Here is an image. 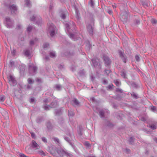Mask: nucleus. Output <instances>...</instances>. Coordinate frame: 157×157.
<instances>
[{"label": "nucleus", "instance_id": "obj_1", "mask_svg": "<svg viewBox=\"0 0 157 157\" xmlns=\"http://www.w3.org/2000/svg\"><path fill=\"white\" fill-rule=\"evenodd\" d=\"M0 109H1L0 110V113L2 114V116H3V117L6 118H8V116L7 112L4 109H2L0 107Z\"/></svg>", "mask_w": 157, "mask_h": 157}, {"label": "nucleus", "instance_id": "obj_2", "mask_svg": "<svg viewBox=\"0 0 157 157\" xmlns=\"http://www.w3.org/2000/svg\"><path fill=\"white\" fill-rule=\"evenodd\" d=\"M104 59L105 64L107 65H109L111 61L109 58L107 56H104Z\"/></svg>", "mask_w": 157, "mask_h": 157}, {"label": "nucleus", "instance_id": "obj_3", "mask_svg": "<svg viewBox=\"0 0 157 157\" xmlns=\"http://www.w3.org/2000/svg\"><path fill=\"white\" fill-rule=\"evenodd\" d=\"M10 9L11 10V13H13L15 12L17 10V7L13 5L11 6L10 7Z\"/></svg>", "mask_w": 157, "mask_h": 157}, {"label": "nucleus", "instance_id": "obj_4", "mask_svg": "<svg viewBox=\"0 0 157 157\" xmlns=\"http://www.w3.org/2000/svg\"><path fill=\"white\" fill-rule=\"evenodd\" d=\"M119 54L120 57L122 58L123 62L125 63L126 62V59L124 56L123 53L121 51L119 52Z\"/></svg>", "mask_w": 157, "mask_h": 157}, {"label": "nucleus", "instance_id": "obj_5", "mask_svg": "<svg viewBox=\"0 0 157 157\" xmlns=\"http://www.w3.org/2000/svg\"><path fill=\"white\" fill-rule=\"evenodd\" d=\"M32 146L33 147L36 148L37 149H38L39 148V146L35 141H33L32 142Z\"/></svg>", "mask_w": 157, "mask_h": 157}, {"label": "nucleus", "instance_id": "obj_6", "mask_svg": "<svg viewBox=\"0 0 157 157\" xmlns=\"http://www.w3.org/2000/svg\"><path fill=\"white\" fill-rule=\"evenodd\" d=\"M6 98L4 95L0 96V103L3 102L5 100Z\"/></svg>", "mask_w": 157, "mask_h": 157}, {"label": "nucleus", "instance_id": "obj_7", "mask_svg": "<svg viewBox=\"0 0 157 157\" xmlns=\"http://www.w3.org/2000/svg\"><path fill=\"white\" fill-rule=\"evenodd\" d=\"M25 55L27 56L28 57H29V56H31V54L29 52V50H26L25 51Z\"/></svg>", "mask_w": 157, "mask_h": 157}, {"label": "nucleus", "instance_id": "obj_8", "mask_svg": "<svg viewBox=\"0 0 157 157\" xmlns=\"http://www.w3.org/2000/svg\"><path fill=\"white\" fill-rule=\"evenodd\" d=\"M72 102L74 103L75 105H78L79 104V102L76 99H74L72 101Z\"/></svg>", "mask_w": 157, "mask_h": 157}, {"label": "nucleus", "instance_id": "obj_9", "mask_svg": "<svg viewBox=\"0 0 157 157\" xmlns=\"http://www.w3.org/2000/svg\"><path fill=\"white\" fill-rule=\"evenodd\" d=\"M8 79L10 81H12V82H13L14 80V78L11 75L8 77Z\"/></svg>", "mask_w": 157, "mask_h": 157}, {"label": "nucleus", "instance_id": "obj_10", "mask_svg": "<svg viewBox=\"0 0 157 157\" xmlns=\"http://www.w3.org/2000/svg\"><path fill=\"white\" fill-rule=\"evenodd\" d=\"M51 57L52 58L55 57L56 56V54L55 52H52L50 54Z\"/></svg>", "mask_w": 157, "mask_h": 157}, {"label": "nucleus", "instance_id": "obj_11", "mask_svg": "<svg viewBox=\"0 0 157 157\" xmlns=\"http://www.w3.org/2000/svg\"><path fill=\"white\" fill-rule=\"evenodd\" d=\"M114 82L117 86H120V82L117 80L114 81Z\"/></svg>", "mask_w": 157, "mask_h": 157}, {"label": "nucleus", "instance_id": "obj_12", "mask_svg": "<svg viewBox=\"0 0 157 157\" xmlns=\"http://www.w3.org/2000/svg\"><path fill=\"white\" fill-rule=\"evenodd\" d=\"M74 115L73 112L72 111H68V116L70 117H71Z\"/></svg>", "mask_w": 157, "mask_h": 157}, {"label": "nucleus", "instance_id": "obj_13", "mask_svg": "<svg viewBox=\"0 0 157 157\" xmlns=\"http://www.w3.org/2000/svg\"><path fill=\"white\" fill-rule=\"evenodd\" d=\"M151 21L152 24H155L157 22V20L155 19H152L151 20Z\"/></svg>", "mask_w": 157, "mask_h": 157}, {"label": "nucleus", "instance_id": "obj_14", "mask_svg": "<svg viewBox=\"0 0 157 157\" xmlns=\"http://www.w3.org/2000/svg\"><path fill=\"white\" fill-rule=\"evenodd\" d=\"M140 56L138 55H136L135 56V59L137 61H139L140 60Z\"/></svg>", "mask_w": 157, "mask_h": 157}, {"label": "nucleus", "instance_id": "obj_15", "mask_svg": "<svg viewBox=\"0 0 157 157\" xmlns=\"http://www.w3.org/2000/svg\"><path fill=\"white\" fill-rule=\"evenodd\" d=\"M51 108V107L50 106L48 105H45L44 106V109L45 110H49Z\"/></svg>", "mask_w": 157, "mask_h": 157}, {"label": "nucleus", "instance_id": "obj_16", "mask_svg": "<svg viewBox=\"0 0 157 157\" xmlns=\"http://www.w3.org/2000/svg\"><path fill=\"white\" fill-rule=\"evenodd\" d=\"M49 46V44L48 43H45L44 44L43 47L44 48H45L48 47Z\"/></svg>", "mask_w": 157, "mask_h": 157}, {"label": "nucleus", "instance_id": "obj_17", "mask_svg": "<svg viewBox=\"0 0 157 157\" xmlns=\"http://www.w3.org/2000/svg\"><path fill=\"white\" fill-rule=\"evenodd\" d=\"M104 113L102 111H101L100 112V115L101 117H104Z\"/></svg>", "mask_w": 157, "mask_h": 157}, {"label": "nucleus", "instance_id": "obj_18", "mask_svg": "<svg viewBox=\"0 0 157 157\" xmlns=\"http://www.w3.org/2000/svg\"><path fill=\"white\" fill-rule=\"evenodd\" d=\"M51 36L52 37L55 34V31L54 30L51 31L50 33Z\"/></svg>", "mask_w": 157, "mask_h": 157}, {"label": "nucleus", "instance_id": "obj_19", "mask_svg": "<svg viewBox=\"0 0 157 157\" xmlns=\"http://www.w3.org/2000/svg\"><path fill=\"white\" fill-rule=\"evenodd\" d=\"M150 128L152 129H154L156 128V126L154 125H152L150 126Z\"/></svg>", "mask_w": 157, "mask_h": 157}, {"label": "nucleus", "instance_id": "obj_20", "mask_svg": "<svg viewBox=\"0 0 157 157\" xmlns=\"http://www.w3.org/2000/svg\"><path fill=\"white\" fill-rule=\"evenodd\" d=\"M42 141L44 143H46L47 142V140L45 137H42Z\"/></svg>", "mask_w": 157, "mask_h": 157}, {"label": "nucleus", "instance_id": "obj_21", "mask_svg": "<svg viewBox=\"0 0 157 157\" xmlns=\"http://www.w3.org/2000/svg\"><path fill=\"white\" fill-rule=\"evenodd\" d=\"M31 134L32 138H35V133L33 132H31Z\"/></svg>", "mask_w": 157, "mask_h": 157}, {"label": "nucleus", "instance_id": "obj_22", "mask_svg": "<svg viewBox=\"0 0 157 157\" xmlns=\"http://www.w3.org/2000/svg\"><path fill=\"white\" fill-rule=\"evenodd\" d=\"M61 17L63 19H64L66 17L65 15V14H62L61 16Z\"/></svg>", "mask_w": 157, "mask_h": 157}, {"label": "nucleus", "instance_id": "obj_23", "mask_svg": "<svg viewBox=\"0 0 157 157\" xmlns=\"http://www.w3.org/2000/svg\"><path fill=\"white\" fill-rule=\"evenodd\" d=\"M121 75L124 78H125V74L124 72H121Z\"/></svg>", "mask_w": 157, "mask_h": 157}, {"label": "nucleus", "instance_id": "obj_24", "mask_svg": "<svg viewBox=\"0 0 157 157\" xmlns=\"http://www.w3.org/2000/svg\"><path fill=\"white\" fill-rule=\"evenodd\" d=\"M28 83L29 84H31L32 83V80L31 78H29L28 80Z\"/></svg>", "mask_w": 157, "mask_h": 157}, {"label": "nucleus", "instance_id": "obj_25", "mask_svg": "<svg viewBox=\"0 0 157 157\" xmlns=\"http://www.w3.org/2000/svg\"><path fill=\"white\" fill-rule=\"evenodd\" d=\"M85 145H86L88 147L90 146V144L88 142H85Z\"/></svg>", "mask_w": 157, "mask_h": 157}, {"label": "nucleus", "instance_id": "obj_26", "mask_svg": "<svg viewBox=\"0 0 157 157\" xmlns=\"http://www.w3.org/2000/svg\"><path fill=\"white\" fill-rule=\"evenodd\" d=\"M113 87V84H111L109 85L108 86V88L109 89H111L112 88V87Z\"/></svg>", "mask_w": 157, "mask_h": 157}, {"label": "nucleus", "instance_id": "obj_27", "mask_svg": "<svg viewBox=\"0 0 157 157\" xmlns=\"http://www.w3.org/2000/svg\"><path fill=\"white\" fill-rule=\"evenodd\" d=\"M20 157H27L25 155L23 154H20Z\"/></svg>", "mask_w": 157, "mask_h": 157}, {"label": "nucleus", "instance_id": "obj_28", "mask_svg": "<svg viewBox=\"0 0 157 157\" xmlns=\"http://www.w3.org/2000/svg\"><path fill=\"white\" fill-rule=\"evenodd\" d=\"M30 101L32 102H34L35 101V98L34 97L31 98L30 99Z\"/></svg>", "mask_w": 157, "mask_h": 157}, {"label": "nucleus", "instance_id": "obj_29", "mask_svg": "<svg viewBox=\"0 0 157 157\" xmlns=\"http://www.w3.org/2000/svg\"><path fill=\"white\" fill-rule=\"evenodd\" d=\"M116 91L117 92H120L121 93H122V90L121 89H119V88H117V89Z\"/></svg>", "mask_w": 157, "mask_h": 157}, {"label": "nucleus", "instance_id": "obj_30", "mask_svg": "<svg viewBox=\"0 0 157 157\" xmlns=\"http://www.w3.org/2000/svg\"><path fill=\"white\" fill-rule=\"evenodd\" d=\"M32 28L30 26H29L27 28L28 31L29 32L31 30Z\"/></svg>", "mask_w": 157, "mask_h": 157}, {"label": "nucleus", "instance_id": "obj_31", "mask_svg": "<svg viewBox=\"0 0 157 157\" xmlns=\"http://www.w3.org/2000/svg\"><path fill=\"white\" fill-rule=\"evenodd\" d=\"M26 3L27 4V6H28L29 5V4L30 3V1L29 0H27L26 1Z\"/></svg>", "mask_w": 157, "mask_h": 157}, {"label": "nucleus", "instance_id": "obj_32", "mask_svg": "<svg viewBox=\"0 0 157 157\" xmlns=\"http://www.w3.org/2000/svg\"><path fill=\"white\" fill-rule=\"evenodd\" d=\"M66 155H67V156L69 157H71V156L72 155V154H71L70 153H67L66 154Z\"/></svg>", "mask_w": 157, "mask_h": 157}, {"label": "nucleus", "instance_id": "obj_33", "mask_svg": "<svg viewBox=\"0 0 157 157\" xmlns=\"http://www.w3.org/2000/svg\"><path fill=\"white\" fill-rule=\"evenodd\" d=\"M105 73H106L108 75L110 72V71L109 70H105Z\"/></svg>", "mask_w": 157, "mask_h": 157}, {"label": "nucleus", "instance_id": "obj_34", "mask_svg": "<svg viewBox=\"0 0 157 157\" xmlns=\"http://www.w3.org/2000/svg\"><path fill=\"white\" fill-rule=\"evenodd\" d=\"M51 28H52L53 29H54L55 28V26L54 25H52L49 28L50 29H51Z\"/></svg>", "mask_w": 157, "mask_h": 157}, {"label": "nucleus", "instance_id": "obj_35", "mask_svg": "<svg viewBox=\"0 0 157 157\" xmlns=\"http://www.w3.org/2000/svg\"><path fill=\"white\" fill-rule=\"evenodd\" d=\"M40 153H41V155H45L44 153L43 152L42 150H40Z\"/></svg>", "mask_w": 157, "mask_h": 157}, {"label": "nucleus", "instance_id": "obj_36", "mask_svg": "<svg viewBox=\"0 0 157 157\" xmlns=\"http://www.w3.org/2000/svg\"><path fill=\"white\" fill-rule=\"evenodd\" d=\"M33 70L34 71H35L36 70V67H33Z\"/></svg>", "mask_w": 157, "mask_h": 157}, {"label": "nucleus", "instance_id": "obj_37", "mask_svg": "<svg viewBox=\"0 0 157 157\" xmlns=\"http://www.w3.org/2000/svg\"><path fill=\"white\" fill-rule=\"evenodd\" d=\"M132 95H133V96L135 97V98H137V96L136 94H135L134 93H132Z\"/></svg>", "mask_w": 157, "mask_h": 157}, {"label": "nucleus", "instance_id": "obj_38", "mask_svg": "<svg viewBox=\"0 0 157 157\" xmlns=\"http://www.w3.org/2000/svg\"><path fill=\"white\" fill-rule=\"evenodd\" d=\"M30 44L31 45H32V44H33L34 43V42H33V40H31L30 41Z\"/></svg>", "mask_w": 157, "mask_h": 157}, {"label": "nucleus", "instance_id": "obj_39", "mask_svg": "<svg viewBox=\"0 0 157 157\" xmlns=\"http://www.w3.org/2000/svg\"><path fill=\"white\" fill-rule=\"evenodd\" d=\"M55 139L57 143H58L59 142V140L58 138H56Z\"/></svg>", "mask_w": 157, "mask_h": 157}, {"label": "nucleus", "instance_id": "obj_40", "mask_svg": "<svg viewBox=\"0 0 157 157\" xmlns=\"http://www.w3.org/2000/svg\"><path fill=\"white\" fill-rule=\"evenodd\" d=\"M151 109L152 110H155V107L153 106V107H152L151 108Z\"/></svg>", "mask_w": 157, "mask_h": 157}, {"label": "nucleus", "instance_id": "obj_41", "mask_svg": "<svg viewBox=\"0 0 157 157\" xmlns=\"http://www.w3.org/2000/svg\"><path fill=\"white\" fill-rule=\"evenodd\" d=\"M108 13L110 14H112V11L111 10H110L108 12Z\"/></svg>", "mask_w": 157, "mask_h": 157}, {"label": "nucleus", "instance_id": "obj_42", "mask_svg": "<svg viewBox=\"0 0 157 157\" xmlns=\"http://www.w3.org/2000/svg\"><path fill=\"white\" fill-rule=\"evenodd\" d=\"M90 2H91V6H93V2H92V0H91L90 1Z\"/></svg>", "mask_w": 157, "mask_h": 157}, {"label": "nucleus", "instance_id": "obj_43", "mask_svg": "<svg viewBox=\"0 0 157 157\" xmlns=\"http://www.w3.org/2000/svg\"><path fill=\"white\" fill-rule=\"evenodd\" d=\"M73 35L72 34H71L70 35V36L71 38L73 37Z\"/></svg>", "mask_w": 157, "mask_h": 157}, {"label": "nucleus", "instance_id": "obj_44", "mask_svg": "<svg viewBox=\"0 0 157 157\" xmlns=\"http://www.w3.org/2000/svg\"><path fill=\"white\" fill-rule=\"evenodd\" d=\"M47 101H48V99H46L44 100V102H47Z\"/></svg>", "mask_w": 157, "mask_h": 157}, {"label": "nucleus", "instance_id": "obj_45", "mask_svg": "<svg viewBox=\"0 0 157 157\" xmlns=\"http://www.w3.org/2000/svg\"><path fill=\"white\" fill-rule=\"evenodd\" d=\"M92 62H93V63L94 64V65H95V62H94V60H92Z\"/></svg>", "mask_w": 157, "mask_h": 157}, {"label": "nucleus", "instance_id": "obj_46", "mask_svg": "<svg viewBox=\"0 0 157 157\" xmlns=\"http://www.w3.org/2000/svg\"><path fill=\"white\" fill-rule=\"evenodd\" d=\"M60 87V86H56V87H57V88H59Z\"/></svg>", "mask_w": 157, "mask_h": 157}, {"label": "nucleus", "instance_id": "obj_47", "mask_svg": "<svg viewBox=\"0 0 157 157\" xmlns=\"http://www.w3.org/2000/svg\"><path fill=\"white\" fill-rule=\"evenodd\" d=\"M113 7L114 8H116V6H114V5H113Z\"/></svg>", "mask_w": 157, "mask_h": 157}, {"label": "nucleus", "instance_id": "obj_48", "mask_svg": "<svg viewBox=\"0 0 157 157\" xmlns=\"http://www.w3.org/2000/svg\"><path fill=\"white\" fill-rule=\"evenodd\" d=\"M33 18H31V20H32V21H33Z\"/></svg>", "mask_w": 157, "mask_h": 157}, {"label": "nucleus", "instance_id": "obj_49", "mask_svg": "<svg viewBox=\"0 0 157 157\" xmlns=\"http://www.w3.org/2000/svg\"><path fill=\"white\" fill-rule=\"evenodd\" d=\"M33 19H34L35 17H33Z\"/></svg>", "mask_w": 157, "mask_h": 157}, {"label": "nucleus", "instance_id": "obj_50", "mask_svg": "<svg viewBox=\"0 0 157 157\" xmlns=\"http://www.w3.org/2000/svg\"><path fill=\"white\" fill-rule=\"evenodd\" d=\"M130 139H132V138H130Z\"/></svg>", "mask_w": 157, "mask_h": 157}]
</instances>
